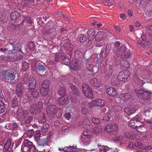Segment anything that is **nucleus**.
Segmentation results:
<instances>
[{"mask_svg": "<svg viewBox=\"0 0 152 152\" xmlns=\"http://www.w3.org/2000/svg\"><path fill=\"white\" fill-rule=\"evenodd\" d=\"M7 44L8 45L12 46L13 49L12 50H10L5 48L0 49V50L1 52L7 55V57L4 56L2 58L3 60L9 61H15L22 58L23 56L19 53H23V52L21 49L18 50L16 42L10 41Z\"/></svg>", "mask_w": 152, "mask_h": 152, "instance_id": "nucleus-1", "label": "nucleus"}, {"mask_svg": "<svg viewBox=\"0 0 152 152\" xmlns=\"http://www.w3.org/2000/svg\"><path fill=\"white\" fill-rule=\"evenodd\" d=\"M2 74V76L6 81L13 83L14 82L15 76L18 74V73L15 70L11 69L3 71Z\"/></svg>", "mask_w": 152, "mask_h": 152, "instance_id": "nucleus-2", "label": "nucleus"}, {"mask_svg": "<svg viewBox=\"0 0 152 152\" xmlns=\"http://www.w3.org/2000/svg\"><path fill=\"white\" fill-rule=\"evenodd\" d=\"M134 91L137 96L141 99L146 100L150 97L151 93L146 89H136Z\"/></svg>", "mask_w": 152, "mask_h": 152, "instance_id": "nucleus-3", "label": "nucleus"}, {"mask_svg": "<svg viewBox=\"0 0 152 152\" xmlns=\"http://www.w3.org/2000/svg\"><path fill=\"white\" fill-rule=\"evenodd\" d=\"M21 148L23 152H35L36 151L35 146L28 140L23 141Z\"/></svg>", "mask_w": 152, "mask_h": 152, "instance_id": "nucleus-4", "label": "nucleus"}, {"mask_svg": "<svg viewBox=\"0 0 152 152\" xmlns=\"http://www.w3.org/2000/svg\"><path fill=\"white\" fill-rule=\"evenodd\" d=\"M92 134L91 132L87 129L85 130L81 137L82 143L85 145H89L91 141Z\"/></svg>", "mask_w": 152, "mask_h": 152, "instance_id": "nucleus-5", "label": "nucleus"}, {"mask_svg": "<svg viewBox=\"0 0 152 152\" xmlns=\"http://www.w3.org/2000/svg\"><path fill=\"white\" fill-rule=\"evenodd\" d=\"M140 119L138 115H136L129 121V126L135 129L142 127L143 124L140 121Z\"/></svg>", "mask_w": 152, "mask_h": 152, "instance_id": "nucleus-6", "label": "nucleus"}, {"mask_svg": "<svg viewBox=\"0 0 152 152\" xmlns=\"http://www.w3.org/2000/svg\"><path fill=\"white\" fill-rule=\"evenodd\" d=\"M38 106L36 104H32L29 108L30 112L32 114L35 115L38 112H41L42 108V104L41 102H38Z\"/></svg>", "mask_w": 152, "mask_h": 152, "instance_id": "nucleus-7", "label": "nucleus"}, {"mask_svg": "<svg viewBox=\"0 0 152 152\" xmlns=\"http://www.w3.org/2000/svg\"><path fill=\"white\" fill-rule=\"evenodd\" d=\"M131 75V72L129 71L126 70L120 72L118 74V78L121 81H126L129 79Z\"/></svg>", "mask_w": 152, "mask_h": 152, "instance_id": "nucleus-8", "label": "nucleus"}, {"mask_svg": "<svg viewBox=\"0 0 152 152\" xmlns=\"http://www.w3.org/2000/svg\"><path fill=\"white\" fill-rule=\"evenodd\" d=\"M118 129L117 125L113 124L106 126L105 127L104 131L106 132H111V134H116L117 133Z\"/></svg>", "mask_w": 152, "mask_h": 152, "instance_id": "nucleus-9", "label": "nucleus"}, {"mask_svg": "<svg viewBox=\"0 0 152 152\" xmlns=\"http://www.w3.org/2000/svg\"><path fill=\"white\" fill-rule=\"evenodd\" d=\"M29 114V113L28 111L20 110L18 112L17 118L19 120L22 121L25 119Z\"/></svg>", "mask_w": 152, "mask_h": 152, "instance_id": "nucleus-10", "label": "nucleus"}, {"mask_svg": "<svg viewBox=\"0 0 152 152\" xmlns=\"http://www.w3.org/2000/svg\"><path fill=\"white\" fill-rule=\"evenodd\" d=\"M56 107L54 105H49L46 108V111L47 114L51 117H53L56 114Z\"/></svg>", "mask_w": 152, "mask_h": 152, "instance_id": "nucleus-11", "label": "nucleus"}, {"mask_svg": "<svg viewBox=\"0 0 152 152\" xmlns=\"http://www.w3.org/2000/svg\"><path fill=\"white\" fill-rule=\"evenodd\" d=\"M113 140L116 142H119V145L121 146L126 144L128 142L127 140L125 139L124 137L122 135L115 137L113 138Z\"/></svg>", "mask_w": 152, "mask_h": 152, "instance_id": "nucleus-12", "label": "nucleus"}, {"mask_svg": "<svg viewBox=\"0 0 152 152\" xmlns=\"http://www.w3.org/2000/svg\"><path fill=\"white\" fill-rule=\"evenodd\" d=\"M27 97H30V95H31L34 98L37 99L38 98L39 94L35 89H28L27 92Z\"/></svg>", "mask_w": 152, "mask_h": 152, "instance_id": "nucleus-13", "label": "nucleus"}, {"mask_svg": "<svg viewBox=\"0 0 152 152\" xmlns=\"http://www.w3.org/2000/svg\"><path fill=\"white\" fill-rule=\"evenodd\" d=\"M106 36L105 32L103 31H100L98 32L95 36V40L99 42L102 41Z\"/></svg>", "mask_w": 152, "mask_h": 152, "instance_id": "nucleus-14", "label": "nucleus"}, {"mask_svg": "<svg viewBox=\"0 0 152 152\" xmlns=\"http://www.w3.org/2000/svg\"><path fill=\"white\" fill-rule=\"evenodd\" d=\"M37 143V146L38 147L40 146H43L44 147L45 145H46L48 148L49 147V146L47 144L48 142L46 138L45 139H39L38 140H36Z\"/></svg>", "mask_w": 152, "mask_h": 152, "instance_id": "nucleus-15", "label": "nucleus"}, {"mask_svg": "<svg viewBox=\"0 0 152 152\" xmlns=\"http://www.w3.org/2000/svg\"><path fill=\"white\" fill-rule=\"evenodd\" d=\"M114 150V148H110L104 145H100L98 149L99 152H107L108 151H110V152H113Z\"/></svg>", "mask_w": 152, "mask_h": 152, "instance_id": "nucleus-16", "label": "nucleus"}, {"mask_svg": "<svg viewBox=\"0 0 152 152\" xmlns=\"http://www.w3.org/2000/svg\"><path fill=\"white\" fill-rule=\"evenodd\" d=\"M28 89H34L36 87V81L32 77L30 78L28 80Z\"/></svg>", "mask_w": 152, "mask_h": 152, "instance_id": "nucleus-17", "label": "nucleus"}, {"mask_svg": "<svg viewBox=\"0 0 152 152\" xmlns=\"http://www.w3.org/2000/svg\"><path fill=\"white\" fill-rule=\"evenodd\" d=\"M58 103L60 105H62L68 101V98L67 96H62L57 99Z\"/></svg>", "mask_w": 152, "mask_h": 152, "instance_id": "nucleus-18", "label": "nucleus"}, {"mask_svg": "<svg viewBox=\"0 0 152 152\" xmlns=\"http://www.w3.org/2000/svg\"><path fill=\"white\" fill-rule=\"evenodd\" d=\"M127 48L124 45H123L120 47L119 48H118L117 50L116 51L117 54H118V57H121L124 53L126 51Z\"/></svg>", "mask_w": 152, "mask_h": 152, "instance_id": "nucleus-19", "label": "nucleus"}, {"mask_svg": "<svg viewBox=\"0 0 152 152\" xmlns=\"http://www.w3.org/2000/svg\"><path fill=\"white\" fill-rule=\"evenodd\" d=\"M1 94V90L0 89V114L4 112L6 109L5 104L2 102Z\"/></svg>", "mask_w": 152, "mask_h": 152, "instance_id": "nucleus-20", "label": "nucleus"}, {"mask_svg": "<svg viewBox=\"0 0 152 152\" xmlns=\"http://www.w3.org/2000/svg\"><path fill=\"white\" fill-rule=\"evenodd\" d=\"M29 7L32 8L35 7L37 5V0H24Z\"/></svg>", "mask_w": 152, "mask_h": 152, "instance_id": "nucleus-21", "label": "nucleus"}, {"mask_svg": "<svg viewBox=\"0 0 152 152\" xmlns=\"http://www.w3.org/2000/svg\"><path fill=\"white\" fill-rule=\"evenodd\" d=\"M107 93L109 95L113 96H115L117 94V91L113 87H110L106 91Z\"/></svg>", "mask_w": 152, "mask_h": 152, "instance_id": "nucleus-22", "label": "nucleus"}, {"mask_svg": "<svg viewBox=\"0 0 152 152\" xmlns=\"http://www.w3.org/2000/svg\"><path fill=\"white\" fill-rule=\"evenodd\" d=\"M100 145L97 142V140L93 141L91 145V149L90 150L91 151H98V149Z\"/></svg>", "mask_w": 152, "mask_h": 152, "instance_id": "nucleus-23", "label": "nucleus"}, {"mask_svg": "<svg viewBox=\"0 0 152 152\" xmlns=\"http://www.w3.org/2000/svg\"><path fill=\"white\" fill-rule=\"evenodd\" d=\"M104 72L107 77H109L111 76L113 72V70L111 66L109 68H105L104 69Z\"/></svg>", "mask_w": 152, "mask_h": 152, "instance_id": "nucleus-24", "label": "nucleus"}, {"mask_svg": "<svg viewBox=\"0 0 152 152\" xmlns=\"http://www.w3.org/2000/svg\"><path fill=\"white\" fill-rule=\"evenodd\" d=\"M91 84L92 86L97 87L99 86V83L98 82L96 77H93L90 80Z\"/></svg>", "mask_w": 152, "mask_h": 152, "instance_id": "nucleus-25", "label": "nucleus"}, {"mask_svg": "<svg viewBox=\"0 0 152 152\" xmlns=\"http://www.w3.org/2000/svg\"><path fill=\"white\" fill-rule=\"evenodd\" d=\"M96 106L102 107L104 106L106 104L105 101L102 99H96L95 100Z\"/></svg>", "mask_w": 152, "mask_h": 152, "instance_id": "nucleus-26", "label": "nucleus"}, {"mask_svg": "<svg viewBox=\"0 0 152 152\" xmlns=\"http://www.w3.org/2000/svg\"><path fill=\"white\" fill-rule=\"evenodd\" d=\"M109 51V50L107 49V47H104L101 52V56L103 58H105L107 56Z\"/></svg>", "mask_w": 152, "mask_h": 152, "instance_id": "nucleus-27", "label": "nucleus"}, {"mask_svg": "<svg viewBox=\"0 0 152 152\" xmlns=\"http://www.w3.org/2000/svg\"><path fill=\"white\" fill-rule=\"evenodd\" d=\"M87 39V37L86 35L81 34L79 35L77 40L78 41L81 43H84L85 42Z\"/></svg>", "mask_w": 152, "mask_h": 152, "instance_id": "nucleus-28", "label": "nucleus"}, {"mask_svg": "<svg viewBox=\"0 0 152 152\" xmlns=\"http://www.w3.org/2000/svg\"><path fill=\"white\" fill-rule=\"evenodd\" d=\"M152 1V0H141L139 4V7L143 8L146 7L148 2Z\"/></svg>", "mask_w": 152, "mask_h": 152, "instance_id": "nucleus-29", "label": "nucleus"}, {"mask_svg": "<svg viewBox=\"0 0 152 152\" xmlns=\"http://www.w3.org/2000/svg\"><path fill=\"white\" fill-rule=\"evenodd\" d=\"M91 124L89 120L87 118L84 119L83 122L81 123V124L83 127L88 128L89 125ZM79 125H81L80 123H78Z\"/></svg>", "mask_w": 152, "mask_h": 152, "instance_id": "nucleus-30", "label": "nucleus"}, {"mask_svg": "<svg viewBox=\"0 0 152 152\" xmlns=\"http://www.w3.org/2000/svg\"><path fill=\"white\" fill-rule=\"evenodd\" d=\"M131 95L129 93L122 94L120 95V97L123 101H126L131 98Z\"/></svg>", "mask_w": 152, "mask_h": 152, "instance_id": "nucleus-31", "label": "nucleus"}, {"mask_svg": "<svg viewBox=\"0 0 152 152\" xmlns=\"http://www.w3.org/2000/svg\"><path fill=\"white\" fill-rule=\"evenodd\" d=\"M85 95L89 98H92L94 97L93 94L91 89L87 90L86 91L83 92Z\"/></svg>", "mask_w": 152, "mask_h": 152, "instance_id": "nucleus-32", "label": "nucleus"}, {"mask_svg": "<svg viewBox=\"0 0 152 152\" xmlns=\"http://www.w3.org/2000/svg\"><path fill=\"white\" fill-rule=\"evenodd\" d=\"M96 34L95 30L93 28H91L88 30L87 31V34L90 38L93 39L94 38V35Z\"/></svg>", "mask_w": 152, "mask_h": 152, "instance_id": "nucleus-33", "label": "nucleus"}, {"mask_svg": "<svg viewBox=\"0 0 152 152\" xmlns=\"http://www.w3.org/2000/svg\"><path fill=\"white\" fill-rule=\"evenodd\" d=\"M19 16L20 14L16 11L13 12L10 15V18L12 20H15Z\"/></svg>", "mask_w": 152, "mask_h": 152, "instance_id": "nucleus-34", "label": "nucleus"}, {"mask_svg": "<svg viewBox=\"0 0 152 152\" xmlns=\"http://www.w3.org/2000/svg\"><path fill=\"white\" fill-rule=\"evenodd\" d=\"M118 79H117L116 76H113L112 79L111 83L114 86H116L119 84V81Z\"/></svg>", "mask_w": 152, "mask_h": 152, "instance_id": "nucleus-35", "label": "nucleus"}, {"mask_svg": "<svg viewBox=\"0 0 152 152\" xmlns=\"http://www.w3.org/2000/svg\"><path fill=\"white\" fill-rule=\"evenodd\" d=\"M125 111L128 115H131L134 113L136 110L134 108L131 107L126 108Z\"/></svg>", "mask_w": 152, "mask_h": 152, "instance_id": "nucleus-36", "label": "nucleus"}, {"mask_svg": "<svg viewBox=\"0 0 152 152\" xmlns=\"http://www.w3.org/2000/svg\"><path fill=\"white\" fill-rule=\"evenodd\" d=\"M70 66L71 68L75 71H77L79 69L78 64L76 61L70 64Z\"/></svg>", "mask_w": 152, "mask_h": 152, "instance_id": "nucleus-37", "label": "nucleus"}, {"mask_svg": "<svg viewBox=\"0 0 152 152\" xmlns=\"http://www.w3.org/2000/svg\"><path fill=\"white\" fill-rule=\"evenodd\" d=\"M40 93L43 96H46L48 93V88L42 87L40 89Z\"/></svg>", "mask_w": 152, "mask_h": 152, "instance_id": "nucleus-38", "label": "nucleus"}, {"mask_svg": "<svg viewBox=\"0 0 152 152\" xmlns=\"http://www.w3.org/2000/svg\"><path fill=\"white\" fill-rule=\"evenodd\" d=\"M48 33L50 34V37H53L56 34L57 32L55 29L51 28L48 30Z\"/></svg>", "mask_w": 152, "mask_h": 152, "instance_id": "nucleus-39", "label": "nucleus"}, {"mask_svg": "<svg viewBox=\"0 0 152 152\" xmlns=\"http://www.w3.org/2000/svg\"><path fill=\"white\" fill-rule=\"evenodd\" d=\"M11 106L13 108L18 107L19 103L16 99H13L11 101Z\"/></svg>", "mask_w": 152, "mask_h": 152, "instance_id": "nucleus-40", "label": "nucleus"}, {"mask_svg": "<svg viewBox=\"0 0 152 152\" xmlns=\"http://www.w3.org/2000/svg\"><path fill=\"white\" fill-rule=\"evenodd\" d=\"M58 93L59 95L61 96H66L65 95L66 90L65 87L63 86L58 91Z\"/></svg>", "mask_w": 152, "mask_h": 152, "instance_id": "nucleus-41", "label": "nucleus"}, {"mask_svg": "<svg viewBox=\"0 0 152 152\" xmlns=\"http://www.w3.org/2000/svg\"><path fill=\"white\" fill-rule=\"evenodd\" d=\"M22 63V70L23 72L26 71L29 68V64L25 61L23 62Z\"/></svg>", "mask_w": 152, "mask_h": 152, "instance_id": "nucleus-42", "label": "nucleus"}, {"mask_svg": "<svg viewBox=\"0 0 152 152\" xmlns=\"http://www.w3.org/2000/svg\"><path fill=\"white\" fill-rule=\"evenodd\" d=\"M50 81L48 80H45L43 81L41 84L42 87L48 88L50 85Z\"/></svg>", "mask_w": 152, "mask_h": 152, "instance_id": "nucleus-43", "label": "nucleus"}, {"mask_svg": "<svg viewBox=\"0 0 152 152\" xmlns=\"http://www.w3.org/2000/svg\"><path fill=\"white\" fill-rule=\"evenodd\" d=\"M46 66L45 65H43L40 63H38L37 66V68L40 71H45L46 69Z\"/></svg>", "mask_w": 152, "mask_h": 152, "instance_id": "nucleus-44", "label": "nucleus"}, {"mask_svg": "<svg viewBox=\"0 0 152 152\" xmlns=\"http://www.w3.org/2000/svg\"><path fill=\"white\" fill-rule=\"evenodd\" d=\"M131 56V53L129 50H126L124 53L121 56L123 58H127Z\"/></svg>", "mask_w": 152, "mask_h": 152, "instance_id": "nucleus-45", "label": "nucleus"}, {"mask_svg": "<svg viewBox=\"0 0 152 152\" xmlns=\"http://www.w3.org/2000/svg\"><path fill=\"white\" fill-rule=\"evenodd\" d=\"M49 126V124L48 123L44 124L42 128V132L45 133L48 130V129Z\"/></svg>", "mask_w": 152, "mask_h": 152, "instance_id": "nucleus-46", "label": "nucleus"}, {"mask_svg": "<svg viewBox=\"0 0 152 152\" xmlns=\"http://www.w3.org/2000/svg\"><path fill=\"white\" fill-rule=\"evenodd\" d=\"M11 142L10 140H7L4 145V148L5 150H9L11 146Z\"/></svg>", "mask_w": 152, "mask_h": 152, "instance_id": "nucleus-47", "label": "nucleus"}, {"mask_svg": "<svg viewBox=\"0 0 152 152\" xmlns=\"http://www.w3.org/2000/svg\"><path fill=\"white\" fill-rule=\"evenodd\" d=\"M134 145L136 147L139 149H142L144 146V145L140 142H136L134 143Z\"/></svg>", "mask_w": 152, "mask_h": 152, "instance_id": "nucleus-48", "label": "nucleus"}, {"mask_svg": "<svg viewBox=\"0 0 152 152\" xmlns=\"http://www.w3.org/2000/svg\"><path fill=\"white\" fill-rule=\"evenodd\" d=\"M28 47L29 49L32 50H34L35 48V44L33 42H30L28 43Z\"/></svg>", "mask_w": 152, "mask_h": 152, "instance_id": "nucleus-49", "label": "nucleus"}, {"mask_svg": "<svg viewBox=\"0 0 152 152\" xmlns=\"http://www.w3.org/2000/svg\"><path fill=\"white\" fill-rule=\"evenodd\" d=\"M71 97V99L72 102L73 103H76L77 101V99L74 94H73V92H70L69 94Z\"/></svg>", "mask_w": 152, "mask_h": 152, "instance_id": "nucleus-50", "label": "nucleus"}, {"mask_svg": "<svg viewBox=\"0 0 152 152\" xmlns=\"http://www.w3.org/2000/svg\"><path fill=\"white\" fill-rule=\"evenodd\" d=\"M121 66L126 68H128L129 66V64L127 61L123 60L120 63Z\"/></svg>", "mask_w": 152, "mask_h": 152, "instance_id": "nucleus-51", "label": "nucleus"}, {"mask_svg": "<svg viewBox=\"0 0 152 152\" xmlns=\"http://www.w3.org/2000/svg\"><path fill=\"white\" fill-rule=\"evenodd\" d=\"M146 36H147V37L149 36L150 38H151V36L148 33H146V34H144V32H143L142 35L141 36V38L142 39V40L144 42L146 40Z\"/></svg>", "mask_w": 152, "mask_h": 152, "instance_id": "nucleus-52", "label": "nucleus"}, {"mask_svg": "<svg viewBox=\"0 0 152 152\" xmlns=\"http://www.w3.org/2000/svg\"><path fill=\"white\" fill-rule=\"evenodd\" d=\"M25 134H27V136L29 137H31L32 135L34 134V132L31 129H29L25 132Z\"/></svg>", "mask_w": 152, "mask_h": 152, "instance_id": "nucleus-53", "label": "nucleus"}, {"mask_svg": "<svg viewBox=\"0 0 152 152\" xmlns=\"http://www.w3.org/2000/svg\"><path fill=\"white\" fill-rule=\"evenodd\" d=\"M11 126H12V129L13 130H18L20 128L19 125L16 122H13L12 123Z\"/></svg>", "mask_w": 152, "mask_h": 152, "instance_id": "nucleus-54", "label": "nucleus"}, {"mask_svg": "<svg viewBox=\"0 0 152 152\" xmlns=\"http://www.w3.org/2000/svg\"><path fill=\"white\" fill-rule=\"evenodd\" d=\"M83 92L86 91L87 90L91 89L88 84L86 83H83L82 86Z\"/></svg>", "mask_w": 152, "mask_h": 152, "instance_id": "nucleus-55", "label": "nucleus"}, {"mask_svg": "<svg viewBox=\"0 0 152 152\" xmlns=\"http://www.w3.org/2000/svg\"><path fill=\"white\" fill-rule=\"evenodd\" d=\"M61 114L62 110L60 108L56 107L55 114L58 117L61 115Z\"/></svg>", "mask_w": 152, "mask_h": 152, "instance_id": "nucleus-56", "label": "nucleus"}, {"mask_svg": "<svg viewBox=\"0 0 152 152\" xmlns=\"http://www.w3.org/2000/svg\"><path fill=\"white\" fill-rule=\"evenodd\" d=\"M70 92H73V94L75 95L76 96H79L80 94V92L79 90L76 87L75 89L72 90Z\"/></svg>", "mask_w": 152, "mask_h": 152, "instance_id": "nucleus-57", "label": "nucleus"}, {"mask_svg": "<svg viewBox=\"0 0 152 152\" xmlns=\"http://www.w3.org/2000/svg\"><path fill=\"white\" fill-rule=\"evenodd\" d=\"M146 17L147 18H152V11L148 10L146 11L145 13Z\"/></svg>", "mask_w": 152, "mask_h": 152, "instance_id": "nucleus-58", "label": "nucleus"}, {"mask_svg": "<svg viewBox=\"0 0 152 152\" xmlns=\"http://www.w3.org/2000/svg\"><path fill=\"white\" fill-rule=\"evenodd\" d=\"M86 70L87 71H88L91 72H97L98 70V68L96 66H93L92 67V68L91 69H88L87 68H86Z\"/></svg>", "mask_w": 152, "mask_h": 152, "instance_id": "nucleus-59", "label": "nucleus"}, {"mask_svg": "<svg viewBox=\"0 0 152 152\" xmlns=\"http://www.w3.org/2000/svg\"><path fill=\"white\" fill-rule=\"evenodd\" d=\"M23 88V87L21 83H19L17 85L16 90L21 91Z\"/></svg>", "mask_w": 152, "mask_h": 152, "instance_id": "nucleus-60", "label": "nucleus"}, {"mask_svg": "<svg viewBox=\"0 0 152 152\" xmlns=\"http://www.w3.org/2000/svg\"><path fill=\"white\" fill-rule=\"evenodd\" d=\"M40 136V131L39 130H37L36 132V134L34 136L35 140H38V139H39Z\"/></svg>", "mask_w": 152, "mask_h": 152, "instance_id": "nucleus-61", "label": "nucleus"}, {"mask_svg": "<svg viewBox=\"0 0 152 152\" xmlns=\"http://www.w3.org/2000/svg\"><path fill=\"white\" fill-rule=\"evenodd\" d=\"M95 100H93L91 102L88 103V106L90 108H91L93 107L96 106Z\"/></svg>", "mask_w": 152, "mask_h": 152, "instance_id": "nucleus-62", "label": "nucleus"}, {"mask_svg": "<svg viewBox=\"0 0 152 152\" xmlns=\"http://www.w3.org/2000/svg\"><path fill=\"white\" fill-rule=\"evenodd\" d=\"M92 122L94 124H98L99 123L100 120L98 118L94 117L92 119Z\"/></svg>", "mask_w": 152, "mask_h": 152, "instance_id": "nucleus-63", "label": "nucleus"}, {"mask_svg": "<svg viewBox=\"0 0 152 152\" xmlns=\"http://www.w3.org/2000/svg\"><path fill=\"white\" fill-rule=\"evenodd\" d=\"M63 63L65 65H67L69 64L70 60L68 57H66L64 61H62Z\"/></svg>", "mask_w": 152, "mask_h": 152, "instance_id": "nucleus-64", "label": "nucleus"}]
</instances>
